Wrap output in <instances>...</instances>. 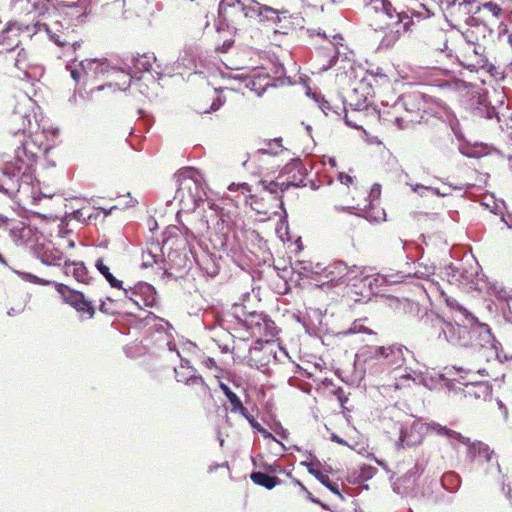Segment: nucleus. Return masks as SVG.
Listing matches in <instances>:
<instances>
[{
    "mask_svg": "<svg viewBox=\"0 0 512 512\" xmlns=\"http://www.w3.org/2000/svg\"><path fill=\"white\" fill-rule=\"evenodd\" d=\"M26 103H19L9 119L10 132L19 139L20 146L15 150V166L7 185L2 184L1 188L8 194L18 190V177L28 176L29 170L36 161L39 154H46L54 147L59 130L52 127L48 121H38L33 113L30 98Z\"/></svg>",
    "mask_w": 512,
    "mask_h": 512,
    "instance_id": "obj_1",
    "label": "nucleus"
},
{
    "mask_svg": "<svg viewBox=\"0 0 512 512\" xmlns=\"http://www.w3.org/2000/svg\"><path fill=\"white\" fill-rule=\"evenodd\" d=\"M448 305L453 310L454 322L446 321L434 312L426 314L425 321L430 326L432 336L453 345L470 347L478 352L482 351V356L487 361L497 360L503 363L508 359L487 324L479 322L456 300H448Z\"/></svg>",
    "mask_w": 512,
    "mask_h": 512,
    "instance_id": "obj_2",
    "label": "nucleus"
},
{
    "mask_svg": "<svg viewBox=\"0 0 512 512\" xmlns=\"http://www.w3.org/2000/svg\"><path fill=\"white\" fill-rule=\"evenodd\" d=\"M369 25L375 31L386 30L379 47L391 48L411 30L414 22L405 12H398L389 0H369L365 5Z\"/></svg>",
    "mask_w": 512,
    "mask_h": 512,
    "instance_id": "obj_3",
    "label": "nucleus"
},
{
    "mask_svg": "<svg viewBox=\"0 0 512 512\" xmlns=\"http://www.w3.org/2000/svg\"><path fill=\"white\" fill-rule=\"evenodd\" d=\"M410 351L403 345H367L355 355L354 367L362 374H390L403 367Z\"/></svg>",
    "mask_w": 512,
    "mask_h": 512,
    "instance_id": "obj_4",
    "label": "nucleus"
},
{
    "mask_svg": "<svg viewBox=\"0 0 512 512\" xmlns=\"http://www.w3.org/2000/svg\"><path fill=\"white\" fill-rule=\"evenodd\" d=\"M175 178L177 190L174 198L179 201L182 210L194 211L206 196L202 174L193 167H185L177 172Z\"/></svg>",
    "mask_w": 512,
    "mask_h": 512,
    "instance_id": "obj_5",
    "label": "nucleus"
},
{
    "mask_svg": "<svg viewBox=\"0 0 512 512\" xmlns=\"http://www.w3.org/2000/svg\"><path fill=\"white\" fill-rule=\"evenodd\" d=\"M398 429L399 445L403 448L420 444L429 432L448 438L451 444L455 441H465L462 434L434 421L424 422L422 419H414L410 424L400 425Z\"/></svg>",
    "mask_w": 512,
    "mask_h": 512,
    "instance_id": "obj_6",
    "label": "nucleus"
},
{
    "mask_svg": "<svg viewBox=\"0 0 512 512\" xmlns=\"http://www.w3.org/2000/svg\"><path fill=\"white\" fill-rule=\"evenodd\" d=\"M66 68L75 83L83 80L84 84L89 81L108 78L111 74H123V70L111 66L107 59L93 58L80 62L74 60Z\"/></svg>",
    "mask_w": 512,
    "mask_h": 512,
    "instance_id": "obj_7",
    "label": "nucleus"
},
{
    "mask_svg": "<svg viewBox=\"0 0 512 512\" xmlns=\"http://www.w3.org/2000/svg\"><path fill=\"white\" fill-rule=\"evenodd\" d=\"M238 330H243L242 337L263 339L274 338L276 335L275 323L265 314L258 312L244 313L243 317H237Z\"/></svg>",
    "mask_w": 512,
    "mask_h": 512,
    "instance_id": "obj_8",
    "label": "nucleus"
},
{
    "mask_svg": "<svg viewBox=\"0 0 512 512\" xmlns=\"http://www.w3.org/2000/svg\"><path fill=\"white\" fill-rule=\"evenodd\" d=\"M249 4L242 2L241 0H233V4H229L228 1H221L219 4V17L221 20L216 26L217 32H221L225 29V26L229 28V23L239 20L241 17L253 18L260 17L262 14V7L260 3L254 0H249Z\"/></svg>",
    "mask_w": 512,
    "mask_h": 512,
    "instance_id": "obj_9",
    "label": "nucleus"
},
{
    "mask_svg": "<svg viewBox=\"0 0 512 512\" xmlns=\"http://www.w3.org/2000/svg\"><path fill=\"white\" fill-rule=\"evenodd\" d=\"M54 287L61 295L62 300L76 310L81 320L94 317L96 312L95 306L82 292L71 289L63 283H54Z\"/></svg>",
    "mask_w": 512,
    "mask_h": 512,
    "instance_id": "obj_10",
    "label": "nucleus"
},
{
    "mask_svg": "<svg viewBox=\"0 0 512 512\" xmlns=\"http://www.w3.org/2000/svg\"><path fill=\"white\" fill-rule=\"evenodd\" d=\"M465 441H459L462 444L467 445V458L471 462H475L478 459L483 460L487 463L485 469L486 474L499 475L501 468L498 460L494 457V451L489 446L481 441H470L469 438L464 436Z\"/></svg>",
    "mask_w": 512,
    "mask_h": 512,
    "instance_id": "obj_11",
    "label": "nucleus"
},
{
    "mask_svg": "<svg viewBox=\"0 0 512 512\" xmlns=\"http://www.w3.org/2000/svg\"><path fill=\"white\" fill-rule=\"evenodd\" d=\"M131 68L133 75L125 73L123 71V82H116L114 85L119 90H127L130 87L132 78H139L138 74L143 72H149L152 68V63L156 61V57L153 53L136 54L131 57Z\"/></svg>",
    "mask_w": 512,
    "mask_h": 512,
    "instance_id": "obj_12",
    "label": "nucleus"
},
{
    "mask_svg": "<svg viewBox=\"0 0 512 512\" xmlns=\"http://www.w3.org/2000/svg\"><path fill=\"white\" fill-rule=\"evenodd\" d=\"M154 337L156 342L163 343L169 351L176 352L177 356L181 359V369H189V373L195 374V370L190 366V362L187 359H183L176 349V345L173 342V327L163 319H159V323L153 326Z\"/></svg>",
    "mask_w": 512,
    "mask_h": 512,
    "instance_id": "obj_13",
    "label": "nucleus"
},
{
    "mask_svg": "<svg viewBox=\"0 0 512 512\" xmlns=\"http://www.w3.org/2000/svg\"><path fill=\"white\" fill-rule=\"evenodd\" d=\"M122 289L125 298L133 302L137 307L141 306V301L147 307H153L156 304V290L146 282H139L134 287H122Z\"/></svg>",
    "mask_w": 512,
    "mask_h": 512,
    "instance_id": "obj_14",
    "label": "nucleus"
},
{
    "mask_svg": "<svg viewBox=\"0 0 512 512\" xmlns=\"http://www.w3.org/2000/svg\"><path fill=\"white\" fill-rule=\"evenodd\" d=\"M460 378L461 380H459V383L464 385L463 394L465 397L484 401L491 398L492 387L488 382L477 381L475 379V374H472L467 380L464 376H461Z\"/></svg>",
    "mask_w": 512,
    "mask_h": 512,
    "instance_id": "obj_15",
    "label": "nucleus"
},
{
    "mask_svg": "<svg viewBox=\"0 0 512 512\" xmlns=\"http://www.w3.org/2000/svg\"><path fill=\"white\" fill-rule=\"evenodd\" d=\"M322 271L324 278L332 285L349 282L351 275L355 272L342 261L333 262L325 266Z\"/></svg>",
    "mask_w": 512,
    "mask_h": 512,
    "instance_id": "obj_16",
    "label": "nucleus"
},
{
    "mask_svg": "<svg viewBox=\"0 0 512 512\" xmlns=\"http://www.w3.org/2000/svg\"><path fill=\"white\" fill-rule=\"evenodd\" d=\"M17 22H9L6 28L0 34V52H9L17 48L20 44V33L27 30Z\"/></svg>",
    "mask_w": 512,
    "mask_h": 512,
    "instance_id": "obj_17",
    "label": "nucleus"
},
{
    "mask_svg": "<svg viewBox=\"0 0 512 512\" xmlns=\"http://www.w3.org/2000/svg\"><path fill=\"white\" fill-rule=\"evenodd\" d=\"M301 465L305 466L308 472L313 475L321 484L327 487L332 493L336 494L339 498L343 499L339 491L337 483L330 481L329 477L320 470L321 463L314 457L311 461H303Z\"/></svg>",
    "mask_w": 512,
    "mask_h": 512,
    "instance_id": "obj_18",
    "label": "nucleus"
},
{
    "mask_svg": "<svg viewBox=\"0 0 512 512\" xmlns=\"http://www.w3.org/2000/svg\"><path fill=\"white\" fill-rule=\"evenodd\" d=\"M278 347V343L273 341V338L265 337V339H257L254 345L250 348L251 355L256 354L257 352L263 351L264 358L257 360L260 365H268L270 363L271 358L273 359L276 348ZM251 360H255L254 356H252Z\"/></svg>",
    "mask_w": 512,
    "mask_h": 512,
    "instance_id": "obj_19",
    "label": "nucleus"
},
{
    "mask_svg": "<svg viewBox=\"0 0 512 512\" xmlns=\"http://www.w3.org/2000/svg\"><path fill=\"white\" fill-rule=\"evenodd\" d=\"M424 106V94L418 91L402 95L396 103V107L404 108L409 114L419 113Z\"/></svg>",
    "mask_w": 512,
    "mask_h": 512,
    "instance_id": "obj_20",
    "label": "nucleus"
},
{
    "mask_svg": "<svg viewBox=\"0 0 512 512\" xmlns=\"http://www.w3.org/2000/svg\"><path fill=\"white\" fill-rule=\"evenodd\" d=\"M343 38L340 35H334L332 37V40L329 41V47H325L326 50L329 51V59L327 64H323L321 67V70L325 71L331 68L332 66H335L338 61L341 60V56L343 55V59H346V54L344 52H341L339 45L341 48H343V45L341 44V41Z\"/></svg>",
    "mask_w": 512,
    "mask_h": 512,
    "instance_id": "obj_21",
    "label": "nucleus"
},
{
    "mask_svg": "<svg viewBox=\"0 0 512 512\" xmlns=\"http://www.w3.org/2000/svg\"><path fill=\"white\" fill-rule=\"evenodd\" d=\"M280 151H282L281 139L280 138H275L273 140H270L266 144V147L260 148L257 151H255L249 157V159L246 162H244V166H248L251 162H255L256 160H258L260 158L261 155L275 156Z\"/></svg>",
    "mask_w": 512,
    "mask_h": 512,
    "instance_id": "obj_22",
    "label": "nucleus"
},
{
    "mask_svg": "<svg viewBox=\"0 0 512 512\" xmlns=\"http://www.w3.org/2000/svg\"><path fill=\"white\" fill-rule=\"evenodd\" d=\"M40 261L47 266H60L63 261V253L54 247H44L38 254Z\"/></svg>",
    "mask_w": 512,
    "mask_h": 512,
    "instance_id": "obj_23",
    "label": "nucleus"
},
{
    "mask_svg": "<svg viewBox=\"0 0 512 512\" xmlns=\"http://www.w3.org/2000/svg\"><path fill=\"white\" fill-rule=\"evenodd\" d=\"M436 270V266L433 263H427L422 260L418 261L417 263L413 264V271L407 272V275L424 279V280H430L432 276H434Z\"/></svg>",
    "mask_w": 512,
    "mask_h": 512,
    "instance_id": "obj_24",
    "label": "nucleus"
},
{
    "mask_svg": "<svg viewBox=\"0 0 512 512\" xmlns=\"http://www.w3.org/2000/svg\"><path fill=\"white\" fill-rule=\"evenodd\" d=\"M290 174H292V176H288L286 180H295L299 182L298 185H292L293 187H300L304 185V172L300 161H293L283 168L282 176Z\"/></svg>",
    "mask_w": 512,
    "mask_h": 512,
    "instance_id": "obj_25",
    "label": "nucleus"
},
{
    "mask_svg": "<svg viewBox=\"0 0 512 512\" xmlns=\"http://www.w3.org/2000/svg\"><path fill=\"white\" fill-rule=\"evenodd\" d=\"M250 479L254 484L265 487L268 490L273 489L281 483L279 478L261 471L252 472Z\"/></svg>",
    "mask_w": 512,
    "mask_h": 512,
    "instance_id": "obj_26",
    "label": "nucleus"
},
{
    "mask_svg": "<svg viewBox=\"0 0 512 512\" xmlns=\"http://www.w3.org/2000/svg\"><path fill=\"white\" fill-rule=\"evenodd\" d=\"M95 268L106 279L112 288L122 289V281L116 279L110 272V267L105 263L103 258L95 261Z\"/></svg>",
    "mask_w": 512,
    "mask_h": 512,
    "instance_id": "obj_27",
    "label": "nucleus"
},
{
    "mask_svg": "<svg viewBox=\"0 0 512 512\" xmlns=\"http://www.w3.org/2000/svg\"><path fill=\"white\" fill-rule=\"evenodd\" d=\"M219 387L229 400L232 406L231 411L239 412L241 415H245L246 408L243 406L240 398L229 388V386L223 382H220Z\"/></svg>",
    "mask_w": 512,
    "mask_h": 512,
    "instance_id": "obj_28",
    "label": "nucleus"
},
{
    "mask_svg": "<svg viewBox=\"0 0 512 512\" xmlns=\"http://www.w3.org/2000/svg\"><path fill=\"white\" fill-rule=\"evenodd\" d=\"M260 183L263 185L264 189L270 192L271 194H277L279 191L284 193L288 190L291 185H298L299 182L295 180H285V181H267L261 180Z\"/></svg>",
    "mask_w": 512,
    "mask_h": 512,
    "instance_id": "obj_29",
    "label": "nucleus"
},
{
    "mask_svg": "<svg viewBox=\"0 0 512 512\" xmlns=\"http://www.w3.org/2000/svg\"><path fill=\"white\" fill-rule=\"evenodd\" d=\"M313 99L326 116L334 114L337 117H340L341 112H345V107L332 106L321 94L313 93Z\"/></svg>",
    "mask_w": 512,
    "mask_h": 512,
    "instance_id": "obj_30",
    "label": "nucleus"
},
{
    "mask_svg": "<svg viewBox=\"0 0 512 512\" xmlns=\"http://www.w3.org/2000/svg\"><path fill=\"white\" fill-rule=\"evenodd\" d=\"M441 485L448 492H456L461 485V478L454 471L446 472L441 477Z\"/></svg>",
    "mask_w": 512,
    "mask_h": 512,
    "instance_id": "obj_31",
    "label": "nucleus"
},
{
    "mask_svg": "<svg viewBox=\"0 0 512 512\" xmlns=\"http://www.w3.org/2000/svg\"><path fill=\"white\" fill-rule=\"evenodd\" d=\"M364 285L368 286L371 293L377 294L382 291V286L387 285L386 276L384 274H377L374 276H366L364 279Z\"/></svg>",
    "mask_w": 512,
    "mask_h": 512,
    "instance_id": "obj_32",
    "label": "nucleus"
},
{
    "mask_svg": "<svg viewBox=\"0 0 512 512\" xmlns=\"http://www.w3.org/2000/svg\"><path fill=\"white\" fill-rule=\"evenodd\" d=\"M175 376L178 382H183L188 385L201 384L205 385L204 380L201 376H197L193 373L185 374L178 369H175Z\"/></svg>",
    "mask_w": 512,
    "mask_h": 512,
    "instance_id": "obj_33",
    "label": "nucleus"
},
{
    "mask_svg": "<svg viewBox=\"0 0 512 512\" xmlns=\"http://www.w3.org/2000/svg\"><path fill=\"white\" fill-rule=\"evenodd\" d=\"M18 274L24 281L30 282L33 284L47 286V285H54V283H56L55 281H50V280H45V279L39 278L38 276L28 273V272H18Z\"/></svg>",
    "mask_w": 512,
    "mask_h": 512,
    "instance_id": "obj_34",
    "label": "nucleus"
},
{
    "mask_svg": "<svg viewBox=\"0 0 512 512\" xmlns=\"http://www.w3.org/2000/svg\"><path fill=\"white\" fill-rule=\"evenodd\" d=\"M74 278L81 283L89 282L90 276L83 262L76 263V274Z\"/></svg>",
    "mask_w": 512,
    "mask_h": 512,
    "instance_id": "obj_35",
    "label": "nucleus"
},
{
    "mask_svg": "<svg viewBox=\"0 0 512 512\" xmlns=\"http://www.w3.org/2000/svg\"><path fill=\"white\" fill-rule=\"evenodd\" d=\"M260 18L262 20L271 21L273 23H276L280 20L278 12L275 9L265 5L262 7V14L260 15Z\"/></svg>",
    "mask_w": 512,
    "mask_h": 512,
    "instance_id": "obj_36",
    "label": "nucleus"
},
{
    "mask_svg": "<svg viewBox=\"0 0 512 512\" xmlns=\"http://www.w3.org/2000/svg\"><path fill=\"white\" fill-rule=\"evenodd\" d=\"M408 185L411 187L413 192L417 193L421 197L425 196L428 192L435 194V195H439V191L437 188L425 186L422 184H408Z\"/></svg>",
    "mask_w": 512,
    "mask_h": 512,
    "instance_id": "obj_37",
    "label": "nucleus"
},
{
    "mask_svg": "<svg viewBox=\"0 0 512 512\" xmlns=\"http://www.w3.org/2000/svg\"><path fill=\"white\" fill-rule=\"evenodd\" d=\"M158 262V256L153 254L151 251L143 252L142 254V264L143 268L152 267L153 264Z\"/></svg>",
    "mask_w": 512,
    "mask_h": 512,
    "instance_id": "obj_38",
    "label": "nucleus"
},
{
    "mask_svg": "<svg viewBox=\"0 0 512 512\" xmlns=\"http://www.w3.org/2000/svg\"><path fill=\"white\" fill-rule=\"evenodd\" d=\"M375 472H376V469L374 467L369 466V465H364L360 469V472L358 475V480L359 481H367L374 476Z\"/></svg>",
    "mask_w": 512,
    "mask_h": 512,
    "instance_id": "obj_39",
    "label": "nucleus"
},
{
    "mask_svg": "<svg viewBox=\"0 0 512 512\" xmlns=\"http://www.w3.org/2000/svg\"><path fill=\"white\" fill-rule=\"evenodd\" d=\"M459 152L469 158H478L481 153L475 148L467 144H461L459 146Z\"/></svg>",
    "mask_w": 512,
    "mask_h": 512,
    "instance_id": "obj_40",
    "label": "nucleus"
},
{
    "mask_svg": "<svg viewBox=\"0 0 512 512\" xmlns=\"http://www.w3.org/2000/svg\"><path fill=\"white\" fill-rule=\"evenodd\" d=\"M483 9L489 11L494 17L499 18L502 15V8L492 1L485 2Z\"/></svg>",
    "mask_w": 512,
    "mask_h": 512,
    "instance_id": "obj_41",
    "label": "nucleus"
},
{
    "mask_svg": "<svg viewBox=\"0 0 512 512\" xmlns=\"http://www.w3.org/2000/svg\"><path fill=\"white\" fill-rule=\"evenodd\" d=\"M384 276H386L387 285H391L402 282L404 278L408 275L404 274L403 272H396L391 274H384Z\"/></svg>",
    "mask_w": 512,
    "mask_h": 512,
    "instance_id": "obj_42",
    "label": "nucleus"
},
{
    "mask_svg": "<svg viewBox=\"0 0 512 512\" xmlns=\"http://www.w3.org/2000/svg\"><path fill=\"white\" fill-rule=\"evenodd\" d=\"M34 7V10L38 12L39 15H44L48 10V2L45 0L36 1V0H28Z\"/></svg>",
    "mask_w": 512,
    "mask_h": 512,
    "instance_id": "obj_43",
    "label": "nucleus"
},
{
    "mask_svg": "<svg viewBox=\"0 0 512 512\" xmlns=\"http://www.w3.org/2000/svg\"><path fill=\"white\" fill-rule=\"evenodd\" d=\"M362 98H359L357 99L356 102H353L352 100L349 102V106L355 110V111H361L363 110L364 108L367 107V103H366V100H367V97L366 95H364V93L361 95Z\"/></svg>",
    "mask_w": 512,
    "mask_h": 512,
    "instance_id": "obj_44",
    "label": "nucleus"
},
{
    "mask_svg": "<svg viewBox=\"0 0 512 512\" xmlns=\"http://www.w3.org/2000/svg\"><path fill=\"white\" fill-rule=\"evenodd\" d=\"M286 358H290L286 349L281 347L278 344V347L276 348L273 360L276 362H283Z\"/></svg>",
    "mask_w": 512,
    "mask_h": 512,
    "instance_id": "obj_45",
    "label": "nucleus"
},
{
    "mask_svg": "<svg viewBox=\"0 0 512 512\" xmlns=\"http://www.w3.org/2000/svg\"><path fill=\"white\" fill-rule=\"evenodd\" d=\"M399 380L400 381L412 380L413 382L420 384V383H422L423 378L416 374H415V376H412V374L410 372H408L407 369H405V373L401 374L399 376Z\"/></svg>",
    "mask_w": 512,
    "mask_h": 512,
    "instance_id": "obj_46",
    "label": "nucleus"
},
{
    "mask_svg": "<svg viewBox=\"0 0 512 512\" xmlns=\"http://www.w3.org/2000/svg\"><path fill=\"white\" fill-rule=\"evenodd\" d=\"M262 468L266 471L267 474H276L284 472V469L280 465L275 464H264Z\"/></svg>",
    "mask_w": 512,
    "mask_h": 512,
    "instance_id": "obj_47",
    "label": "nucleus"
},
{
    "mask_svg": "<svg viewBox=\"0 0 512 512\" xmlns=\"http://www.w3.org/2000/svg\"><path fill=\"white\" fill-rule=\"evenodd\" d=\"M224 104V100L221 99V97H217L212 104L210 105V108L208 110H204L203 113H210L215 112L220 109V107Z\"/></svg>",
    "mask_w": 512,
    "mask_h": 512,
    "instance_id": "obj_48",
    "label": "nucleus"
},
{
    "mask_svg": "<svg viewBox=\"0 0 512 512\" xmlns=\"http://www.w3.org/2000/svg\"><path fill=\"white\" fill-rule=\"evenodd\" d=\"M25 59H26V53L21 50L18 53V57L15 60V65L18 69L22 70L25 68Z\"/></svg>",
    "mask_w": 512,
    "mask_h": 512,
    "instance_id": "obj_49",
    "label": "nucleus"
},
{
    "mask_svg": "<svg viewBox=\"0 0 512 512\" xmlns=\"http://www.w3.org/2000/svg\"><path fill=\"white\" fill-rule=\"evenodd\" d=\"M76 263L77 262H72V263H66L65 262V266H64V273H65V275L75 277V274H76Z\"/></svg>",
    "mask_w": 512,
    "mask_h": 512,
    "instance_id": "obj_50",
    "label": "nucleus"
},
{
    "mask_svg": "<svg viewBox=\"0 0 512 512\" xmlns=\"http://www.w3.org/2000/svg\"><path fill=\"white\" fill-rule=\"evenodd\" d=\"M424 472V466L420 463H416L412 469H410L407 474L412 477L415 475H421Z\"/></svg>",
    "mask_w": 512,
    "mask_h": 512,
    "instance_id": "obj_51",
    "label": "nucleus"
},
{
    "mask_svg": "<svg viewBox=\"0 0 512 512\" xmlns=\"http://www.w3.org/2000/svg\"><path fill=\"white\" fill-rule=\"evenodd\" d=\"M380 194H381V186L379 184H374L371 188V191H370V194H369V197L374 200V199H378L380 197Z\"/></svg>",
    "mask_w": 512,
    "mask_h": 512,
    "instance_id": "obj_52",
    "label": "nucleus"
},
{
    "mask_svg": "<svg viewBox=\"0 0 512 512\" xmlns=\"http://www.w3.org/2000/svg\"><path fill=\"white\" fill-rule=\"evenodd\" d=\"M417 121L416 118H414L413 116H411L409 119L405 120L404 118H395V123L396 125L400 128V129H404L406 128V125H404L406 122H415Z\"/></svg>",
    "mask_w": 512,
    "mask_h": 512,
    "instance_id": "obj_53",
    "label": "nucleus"
},
{
    "mask_svg": "<svg viewBox=\"0 0 512 512\" xmlns=\"http://www.w3.org/2000/svg\"><path fill=\"white\" fill-rule=\"evenodd\" d=\"M338 180H339L342 184L347 185V186H348V185H350V184H352V182H353V178H352L350 175L345 174V173H342V172H341V173H339V175H338Z\"/></svg>",
    "mask_w": 512,
    "mask_h": 512,
    "instance_id": "obj_54",
    "label": "nucleus"
},
{
    "mask_svg": "<svg viewBox=\"0 0 512 512\" xmlns=\"http://www.w3.org/2000/svg\"><path fill=\"white\" fill-rule=\"evenodd\" d=\"M325 266H322L320 263H317L315 264L314 266H310V268H306L304 267V269L307 271V272H310V273H314V274H322L323 275V271L322 269L324 268Z\"/></svg>",
    "mask_w": 512,
    "mask_h": 512,
    "instance_id": "obj_55",
    "label": "nucleus"
},
{
    "mask_svg": "<svg viewBox=\"0 0 512 512\" xmlns=\"http://www.w3.org/2000/svg\"><path fill=\"white\" fill-rule=\"evenodd\" d=\"M243 417H245L248 422L250 423L251 427L254 428L255 430H257L259 428V426H261L255 419L252 415H250L248 413V411L246 410L245 412V415H242Z\"/></svg>",
    "mask_w": 512,
    "mask_h": 512,
    "instance_id": "obj_56",
    "label": "nucleus"
},
{
    "mask_svg": "<svg viewBox=\"0 0 512 512\" xmlns=\"http://www.w3.org/2000/svg\"><path fill=\"white\" fill-rule=\"evenodd\" d=\"M233 43H234L233 39H225L223 41L222 46L218 47L217 49L220 50L221 52H227L231 48Z\"/></svg>",
    "mask_w": 512,
    "mask_h": 512,
    "instance_id": "obj_57",
    "label": "nucleus"
},
{
    "mask_svg": "<svg viewBox=\"0 0 512 512\" xmlns=\"http://www.w3.org/2000/svg\"><path fill=\"white\" fill-rule=\"evenodd\" d=\"M239 191L243 194V195H247L251 193V187L248 183H239Z\"/></svg>",
    "mask_w": 512,
    "mask_h": 512,
    "instance_id": "obj_58",
    "label": "nucleus"
},
{
    "mask_svg": "<svg viewBox=\"0 0 512 512\" xmlns=\"http://www.w3.org/2000/svg\"><path fill=\"white\" fill-rule=\"evenodd\" d=\"M503 117H504L503 122L506 125V127L508 129H512V112L508 116L503 115ZM498 120H499V122H502L501 118H498Z\"/></svg>",
    "mask_w": 512,
    "mask_h": 512,
    "instance_id": "obj_59",
    "label": "nucleus"
},
{
    "mask_svg": "<svg viewBox=\"0 0 512 512\" xmlns=\"http://www.w3.org/2000/svg\"><path fill=\"white\" fill-rule=\"evenodd\" d=\"M99 309L103 313L111 314V315L114 314V311L108 307V305L106 304L105 301H101Z\"/></svg>",
    "mask_w": 512,
    "mask_h": 512,
    "instance_id": "obj_60",
    "label": "nucleus"
},
{
    "mask_svg": "<svg viewBox=\"0 0 512 512\" xmlns=\"http://www.w3.org/2000/svg\"><path fill=\"white\" fill-rule=\"evenodd\" d=\"M257 431L259 433H261L264 436V438L275 440V437L269 431L264 429L262 426H259Z\"/></svg>",
    "mask_w": 512,
    "mask_h": 512,
    "instance_id": "obj_61",
    "label": "nucleus"
},
{
    "mask_svg": "<svg viewBox=\"0 0 512 512\" xmlns=\"http://www.w3.org/2000/svg\"><path fill=\"white\" fill-rule=\"evenodd\" d=\"M51 40H53L58 46H65L67 44L66 41H62L60 37L56 34L50 35Z\"/></svg>",
    "mask_w": 512,
    "mask_h": 512,
    "instance_id": "obj_62",
    "label": "nucleus"
},
{
    "mask_svg": "<svg viewBox=\"0 0 512 512\" xmlns=\"http://www.w3.org/2000/svg\"><path fill=\"white\" fill-rule=\"evenodd\" d=\"M331 440H332L333 442L338 443V444L346 445V441H345L344 439L340 438V437H339L338 435H336V434H332V435H331Z\"/></svg>",
    "mask_w": 512,
    "mask_h": 512,
    "instance_id": "obj_63",
    "label": "nucleus"
},
{
    "mask_svg": "<svg viewBox=\"0 0 512 512\" xmlns=\"http://www.w3.org/2000/svg\"><path fill=\"white\" fill-rule=\"evenodd\" d=\"M506 309L509 314L512 316V296L506 299Z\"/></svg>",
    "mask_w": 512,
    "mask_h": 512,
    "instance_id": "obj_64",
    "label": "nucleus"
}]
</instances>
